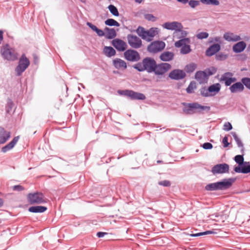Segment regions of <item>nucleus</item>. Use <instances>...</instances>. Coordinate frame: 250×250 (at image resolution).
I'll return each mask as SVG.
<instances>
[{
  "mask_svg": "<svg viewBox=\"0 0 250 250\" xmlns=\"http://www.w3.org/2000/svg\"><path fill=\"white\" fill-rule=\"evenodd\" d=\"M156 63V61L153 58L146 57L142 60V62L133 65V67L139 72L146 71L148 73H151L155 71Z\"/></svg>",
  "mask_w": 250,
  "mask_h": 250,
  "instance_id": "f257e3e1",
  "label": "nucleus"
},
{
  "mask_svg": "<svg viewBox=\"0 0 250 250\" xmlns=\"http://www.w3.org/2000/svg\"><path fill=\"white\" fill-rule=\"evenodd\" d=\"M182 104L184 105L183 112L187 115H192L195 113L203 114L204 111L208 112L210 110V106L202 105L196 102L183 103Z\"/></svg>",
  "mask_w": 250,
  "mask_h": 250,
  "instance_id": "f03ea898",
  "label": "nucleus"
},
{
  "mask_svg": "<svg viewBox=\"0 0 250 250\" xmlns=\"http://www.w3.org/2000/svg\"><path fill=\"white\" fill-rule=\"evenodd\" d=\"M235 180L236 178L224 179L221 181L207 185L205 188L206 190L210 191L225 190L230 188Z\"/></svg>",
  "mask_w": 250,
  "mask_h": 250,
  "instance_id": "7ed1b4c3",
  "label": "nucleus"
},
{
  "mask_svg": "<svg viewBox=\"0 0 250 250\" xmlns=\"http://www.w3.org/2000/svg\"><path fill=\"white\" fill-rule=\"evenodd\" d=\"M0 54L4 60L8 61H14L18 59V55L15 53L14 49L8 43L1 47Z\"/></svg>",
  "mask_w": 250,
  "mask_h": 250,
  "instance_id": "20e7f679",
  "label": "nucleus"
},
{
  "mask_svg": "<svg viewBox=\"0 0 250 250\" xmlns=\"http://www.w3.org/2000/svg\"><path fill=\"white\" fill-rule=\"evenodd\" d=\"M30 62L29 60L26 57L25 54H22L20 58L18 64L16 67L15 71L17 76H20L22 73L30 65Z\"/></svg>",
  "mask_w": 250,
  "mask_h": 250,
  "instance_id": "39448f33",
  "label": "nucleus"
},
{
  "mask_svg": "<svg viewBox=\"0 0 250 250\" xmlns=\"http://www.w3.org/2000/svg\"><path fill=\"white\" fill-rule=\"evenodd\" d=\"M27 199L31 205L41 204L47 202V199L45 198L43 193L39 191L28 193Z\"/></svg>",
  "mask_w": 250,
  "mask_h": 250,
  "instance_id": "423d86ee",
  "label": "nucleus"
},
{
  "mask_svg": "<svg viewBox=\"0 0 250 250\" xmlns=\"http://www.w3.org/2000/svg\"><path fill=\"white\" fill-rule=\"evenodd\" d=\"M118 92L119 94L128 97L131 100H144L146 98L144 94L132 90H118Z\"/></svg>",
  "mask_w": 250,
  "mask_h": 250,
  "instance_id": "0eeeda50",
  "label": "nucleus"
},
{
  "mask_svg": "<svg viewBox=\"0 0 250 250\" xmlns=\"http://www.w3.org/2000/svg\"><path fill=\"white\" fill-rule=\"evenodd\" d=\"M189 42L190 39L189 38H184L176 42L174 45L176 47H181L180 50L181 54H187L191 51L190 45L188 44Z\"/></svg>",
  "mask_w": 250,
  "mask_h": 250,
  "instance_id": "6e6552de",
  "label": "nucleus"
},
{
  "mask_svg": "<svg viewBox=\"0 0 250 250\" xmlns=\"http://www.w3.org/2000/svg\"><path fill=\"white\" fill-rule=\"evenodd\" d=\"M165 43L161 41H155L150 43L147 47V50L151 53H156L161 51L165 47Z\"/></svg>",
  "mask_w": 250,
  "mask_h": 250,
  "instance_id": "1a4fd4ad",
  "label": "nucleus"
},
{
  "mask_svg": "<svg viewBox=\"0 0 250 250\" xmlns=\"http://www.w3.org/2000/svg\"><path fill=\"white\" fill-rule=\"evenodd\" d=\"M129 46L134 49L140 48L142 45L141 40L136 35L128 34L126 37Z\"/></svg>",
  "mask_w": 250,
  "mask_h": 250,
  "instance_id": "9d476101",
  "label": "nucleus"
},
{
  "mask_svg": "<svg viewBox=\"0 0 250 250\" xmlns=\"http://www.w3.org/2000/svg\"><path fill=\"white\" fill-rule=\"evenodd\" d=\"M125 58L128 61L136 62L140 60V54L136 50L129 49L124 52Z\"/></svg>",
  "mask_w": 250,
  "mask_h": 250,
  "instance_id": "9b49d317",
  "label": "nucleus"
},
{
  "mask_svg": "<svg viewBox=\"0 0 250 250\" xmlns=\"http://www.w3.org/2000/svg\"><path fill=\"white\" fill-rule=\"evenodd\" d=\"M229 165L226 163L219 164L214 165L211 168V172L213 175L228 173Z\"/></svg>",
  "mask_w": 250,
  "mask_h": 250,
  "instance_id": "f8f14e48",
  "label": "nucleus"
},
{
  "mask_svg": "<svg viewBox=\"0 0 250 250\" xmlns=\"http://www.w3.org/2000/svg\"><path fill=\"white\" fill-rule=\"evenodd\" d=\"M171 67L170 64L166 62H162L159 64L156 63V68L154 74L156 75H162Z\"/></svg>",
  "mask_w": 250,
  "mask_h": 250,
  "instance_id": "ddd939ff",
  "label": "nucleus"
},
{
  "mask_svg": "<svg viewBox=\"0 0 250 250\" xmlns=\"http://www.w3.org/2000/svg\"><path fill=\"white\" fill-rule=\"evenodd\" d=\"M186 73L183 70L175 69L171 71L168 74L169 78L171 80H179L185 78Z\"/></svg>",
  "mask_w": 250,
  "mask_h": 250,
  "instance_id": "4468645a",
  "label": "nucleus"
},
{
  "mask_svg": "<svg viewBox=\"0 0 250 250\" xmlns=\"http://www.w3.org/2000/svg\"><path fill=\"white\" fill-rule=\"evenodd\" d=\"M163 28L169 30H180V28H183L182 24L178 21L166 22L162 25Z\"/></svg>",
  "mask_w": 250,
  "mask_h": 250,
  "instance_id": "2eb2a0df",
  "label": "nucleus"
},
{
  "mask_svg": "<svg viewBox=\"0 0 250 250\" xmlns=\"http://www.w3.org/2000/svg\"><path fill=\"white\" fill-rule=\"evenodd\" d=\"M240 166H237L234 168V171L236 173L247 174L250 173V164L248 162H244Z\"/></svg>",
  "mask_w": 250,
  "mask_h": 250,
  "instance_id": "dca6fc26",
  "label": "nucleus"
},
{
  "mask_svg": "<svg viewBox=\"0 0 250 250\" xmlns=\"http://www.w3.org/2000/svg\"><path fill=\"white\" fill-rule=\"evenodd\" d=\"M113 46L119 51H124L127 48L126 43L123 40L115 39L112 41Z\"/></svg>",
  "mask_w": 250,
  "mask_h": 250,
  "instance_id": "f3484780",
  "label": "nucleus"
},
{
  "mask_svg": "<svg viewBox=\"0 0 250 250\" xmlns=\"http://www.w3.org/2000/svg\"><path fill=\"white\" fill-rule=\"evenodd\" d=\"M244 89L245 87L241 81L235 82L229 87V90L231 93H241L244 91Z\"/></svg>",
  "mask_w": 250,
  "mask_h": 250,
  "instance_id": "a211bd4d",
  "label": "nucleus"
},
{
  "mask_svg": "<svg viewBox=\"0 0 250 250\" xmlns=\"http://www.w3.org/2000/svg\"><path fill=\"white\" fill-rule=\"evenodd\" d=\"M221 49V46L218 43H215L210 45L206 50V54L207 56L211 57L217 52Z\"/></svg>",
  "mask_w": 250,
  "mask_h": 250,
  "instance_id": "6ab92c4d",
  "label": "nucleus"
},
{
  "mask_svg": "<svg viewBox=\"0 0 250 250\" xmlns=\"http://www.w3.org/2000/svg\"><path fill=\"white\" fill-rule=\"evenodd\" d=\"M223 38L229 42H235L241 40L240 36L230 32H225L223 35Z\"/></svg>",
  "mask_w": 250,
  "mask_h": 250,
  "instance_id": "aec40b11",
  "label": "nucleus"
},
{
  "mask_svg": "<svg viewBox=\"0 0 250 250\" xmlns=\"http://www.w3.org/2000/svg\"><path fill=\"white\" fill-rule=\"evenodd\" d=\"M11 137V132L3 127H0V144L6 143Z\"/></svg>",
  "mask_w": 250,
  "mask_h": 250,
  "instance_id": "412c9836",
  "label": "nucleus"
},
{
  "mask_svg": "<svg viewBox=\"0 0 250 250\" xmlns=\"http://www.w3.org/2000/svg\"><path fill=\"white\" fill-rule=\"evenodd\" d=\"M230 76H233V73L230 72H225L222 75L219 81L224 82L225 86L230 87L232 84Z\"/></svg>",
  "mask_w": 250,
  "mask_h": 250,
  "instance_id": "4be33fe9",
  "label": "nucleus"
},
{
  "mask_svg": "<svg viewBox=\"0 0 250 250\" xmlns=\"http://www.w3.org/2000/svg\"><path fill=\"white\" fill-rule=\"evenodd\" d=\"M159 29L157 27H152L146 30V40L147 42H151L153 40V38L159 33Z\"/></svg>",
  "mask_w": 250,
  "mask_h": 250,
  "instance_id": "5701e85b",
  "label": "nucleus"
},
{
  "mask_svg": "<svg viewBox=\"0 0 250 250\" xmlns=\"http://www.w3.org/2000/svg\"><path fill=\"white\" fill-rule=\"evenodd\" d=\"M19 138V136L15 137L10 143L2 147L1 152L5 153L12 149L18 142Z\"/></svg>",
  "mask_w": 250,
  "mask_h": 250,
  "instance_id": "b1692460",
  "label": "nucleus"
},
{
  "mask_svg": "<svg viewBox=\"0 0 250 250\" xmlns=\"http://www.w3.org/2000/svg\"><path fill=\"white\" fill-rule=\"evenodd\" d=\"M221 85L219 83L213 84L208 87V90L210 96L216 95L221 89Z\"/></svg>",
  "mask_w": 250,
  "mask_h": 250,
  "instance_id": "393cba45",
  "label": "nucleus"
},
{
  "mask_svg": "<svg viewBox=\"0 0 250 250\" xmlns=\"http://www.w3.org/2000/svg\"><path fill=\"white\" fill-rule=\"evenodd\" d=\"M246 46L247 44L245 42H239L233 46V51L236 53H241L245 49Z\"/></svg>",
  "mask_w": 250,
  "mask_h": 250,
  "instance_id": "a878e982",
  "label": "nucleus"
},
{
  "mask_svg": "<svg viewBox=\"0 0 250 250\" xmlns=\"http://www.w3.org/2000/svg\"><path fill=\"white\" fill-rule=\"evenodd\" d=\"M195 79L200 83H203L207 81L206 73L203 71H198L195 74Z\"/></svg>",
  "mask_w": 250,
  "mask_h": 250,
  "instance_id": "bb28decb",
  "label": "nucleus"
},
{
  "mask_svg": "<svg viewBox=\"0 0 250 250\" xmlns=\"http://www.w3.org/2000/svg\"><path fill=\"white\" fill-rule=\"evenodd\" d=\"M174 54L172 52L165 51L160 56V59L163 62H168L173 59Z\"/></svg>",
  "mask_w": 250,
  "mask_h": 250,
  "instance_id": "cd10ccee",
  "label": "nucleus"
},
{
  "mask_svg": "<svg viewBox=\"0 0 250 250\" xmlns=\"http://www.w3.org/2000/svg\"><path fill=\"white\" fill-rule=\"evenodd\" d=\"M113 64L114 67L119 69L120 68L126 69L127 67L126 63L125 61L119 58H116L113 61Z\"/></svg>",
  "mask_w": 250,
  "mask_h": 250,
  "instance_id": "c85d7f7f",
  "label": "nucleus"
},
{
  "mask_svg": "<svg viewBox=\"0 0 250 250\" xmlns=\"http://www.w3.org/2000/svg\"><path fill=\"white\" fill-rule=\"evenodd\" d=\"M47 209V207L44 206H32L29 208L28 211L32 213H42Z\"/></svg>",
  "mask_w": 250,
  "mask_h": 250,
  "instance_id": "c756f323",
  "label": "nucleus"
},
{
  "mask_svg": "<svg viewBox=\"0 0 250 250\" xmlns=\"http://www.w3.org/2000/svg\"><path fill=\"white\" fill-rule=\"evenodd\" d=\"M104 30L106 32L105 38L107 39H113L117 36L116 32L114 28H110L106 27L104 28Z\"/></svg>",
  "mask_w": 250,
  "mask_h": 250,
  "instance_id": "7c9ffc66",
  "label": "nucleus"
},
{
  "mask_svg": "<svg viewBox=\"0 0 250 250\" xmlns=\"http://www.w3.org/2000/svg\"><path fill=\"white\" fill-rule=\"evenodd\" d=\"M104 54L108 57H111L116 54L115 50L111 46H105L104 48Z\"/></svg>",
  "mask_w": 250,
  "mask_h": 250,
  "instance_id": "2f4dec72",
  "label": "nucleus"
},
{
  "mask_svg": "<svg viewBox=\"0 0 250 250\" xmlns=\"http://www.w3.org/2000/svg\"><path fill=\"white\" fill-rule=\"evenodd\" d=\"M182 29L183 28H180V30H177L176 32H174V37L175 38L179 40L186 38V37L187 35V32L186 31L183 30Z\"/></svg>",
  "mask_w": 250,
  "mask_h": 250,
  "instance_id": "473e14b6",
  "label": "nucleus"
},
{
  "mask_svg": "<svg viewBox=\"0 0 250 250\" xmlns=\"http://www.w3.org/2000/svg\"><path fill=\"white\" fill-rule=\"evenodd\" d=\"M136 32L139 36L141 37L143 40H146V30L144 27L139 26L136 29Z\"/></svg>",
  "mask_w": 250,
  "mask_h": 250,
  "instance_id": "72a5a7b5",
  "label": "nucleus"
},
{
  "mask_svg": "<svg viewBox=\"0 0 250 250\" xmlns=\"http://www.w3.org/2000/svg\"><path fill=\"white\" fill-rule=\"evenodd\" d=\"M231 134L235 141L238 147L241 148V151H243L244 149L243 144L241 140L238 138L236 133L235 132H231Z\"/></svg>",
  "mask_w": 250,
  "mask_h": 250,
  "instance_id": "f704fd0d",
  "label": "nucleus"
},
{
  "mask_svg": "<svg viewBox=\"0 0 250 250\" xmlns=\"http://www.w3.org/2000/svg\"><path fill=\"white\" fill-rule=\"evenodd\" d=\"M104 24L106 25L109 26H120V23L117 22L116 21L113 19H108L104 21Z\"/></svg>",
  "mask_w": 250,
  "mask_h": 250,
  "instance_id": "c9c22d12",
  "label": "nucleus"
},
{
  "mask_svg": "<svg viewBox=\"0 0 250 250\" xmlns=\"http://www.w3.org/2000/svg\"><path fill=\"white\" fill-rule=\"evenodd\" d=\"M200 1L202 3L207 5L217 6L220 4V2L218 0H200Z\"/></svg>",
  "mask_w": 250,
  "mask_h": 250,
  "instance_id": "e433bc0d",
  "label": "nucleus"
},
{
  "mask_svg": "<svg viewBox=\"0 0 250 250\" xmlns=\"http://www.w3.org/2000/svg\"><path fill=\"white\" fill-rule=\"evenodd\" d=\"M196 88V83L194 81H192L190 83L188 87L186 89V91L188 94L193 93V90Z\"/></svg>",
  "mask_w": 250,
  "mask_h": 250,
  "instance_id": "4c0bfd02",
  "label": "nucleus"
},
{
  "mask_svg": "<svg viewBox=\"0 0 250 250\" xmlns=\"http://www.w3.org/2000/svg\"><path fill=\"white\" fill-rule=\"evenodd\" d=\"M108 9L113 15L115 16H118L119 15L118 9L114 5H109L108 7Z\"/></svg>",
  "mask_w": 250,
  "mask_h": 250,
  "instance_id": "58836bf2",
  "label": "nucleus"
},
{
  "mask_svg": "<svg viewBox=\"0 0 250 250\" xmlns=\"http://www.w3.org/2000/svg\"><path fill=\"white\" fill-rule=\"evenodd\" d=\"M234 160L235 162L238 164V166H241V164L243 163L245 161L244 157L243 155H237L234 158Z\"/></svg>",
  "mask_w": 250,
  "mask_h": 250,
  "instance_id": "ea45409f",
  "label": "nucleus"
},
{
  "mask_svg": "<svg viewBox=\"0 0 250 250\" xmlns=\"http://www.w3.org/2000/svg\"><path fill=\"white\" fill-rule=\"evenodd\" d=\"M197 65L194 63H191L186 66V70L188 73L193 72L196 68Z\"/></svg>",
  "mask_w": 250,
  "mask_h": 250,
  "instance_id": "a19ab883",
  "label": "nucleus"
},
{
  "mask_svg": "<svg viewBox=\"0 0 250 250\" xmlns=\"http://www.w3.org/2000/svg\"><path fill=\"white\" fill-rule=\"evenodd\" d=\"M241 82L247 88L250 90V78L243 77L241 79Z\"/></svg>",
  "mask_w": 250,
  "mask_h": 250,
  "instance_id": "79ce46f5",
  "label": "nucleus"
},
{
  "mask_svg": "<svg viewBox=\"0 0 250 250\" xmlns=\"http://www.w3.org/2000/svg\"><path fill=\"white\" fill-rule=\"evenodd\" d=\"M200 92L201 95L203 97H210V94H209V93L208 90V88H207L205 86L202 87L200 89Z\"/></svg>",
  "mask_w": 250,
  "mask_h": 250,
  "instance_id": "37998d69",
  "label": "nucleus"
},
{
  "mask_svg": "<svg viewBox=\"0 0 250 250\" xmlns=\"http://www.w3.org/2000/svg\"><path fill=\"white\" fill-rule=\"evenodd\" d=\"M216 69L214 67L205 69L204 71L206 73V77L208 79V77L213 75L216 72Z\"/></svg>",
  "mask_w": 250,
  "mask_h": 250,
  "instance_id": "c03bdc74",
  "label": "nucleus"
},
{
  "mask_svg": "<svg viewBox=\"0 0 250 250\" xmlns=\"http://www.w3.org/2000/svg\"><path fill=\"white\" fill-rule=\"evenodd\" d=\"M228 57V56L222 53H219L215 55V59L217 61H224Z\"/></svg>",
  "mask_w": 250,
  "mask_h": 250,
  "instance_id": "a18cd8bd",
  "label": "nucleus"
},
{
  "mask_svg": "<svg viewBox=\"0 0 250 250\" xmlns=\"http://www.w3.org/2000/svg\"><path fill=\"white\" fill-rule=\"evenodd\" d=\"M208 33L206 32H201L198 33L196 37L198 39L202 40L207 39L208 37Z\"/></svg>",
  "mask_w": 250,
  "mask_h": 250,
  "instance_id": "49530a36",
  "label": "nucleus"
},
{
  "mask_svg": "<svg viewBox=\"0 0 250 250\" xmlns=\"http://www.w3.org/2000/svg\"><path fill=\"white\" fill-rule=\"evenodd\" d=\"M214 232L210 231V230H208L206 231H204L202 232H199L197 233H194V234H191L190 235L192 237H197V236H200L208 234H212Z\"/></svg>",
  "mask_w": 250,
  "mask_h": 250,
  "instance_id": "de8ad7c7",
  "label": "nucleus"
},
{
  "mask_svg": "<svg viewBox=\"0 0 250 250\" xmlns=\"http://www.w3.org/2000/svg\"><path fill=\"white\" fill-rule=\"evenodd\" d=\"M14 106V104L12 101L11 99H8L7 103V105L6 106V111L7 112H10Z\"/></svg>",
  "mask_w": 250,
  "mask_h": 250,
  "instance_id": "09e8293b",
  "label": "nucleus"
},
{
  "mask_svg": "<svg viewBox=\"0 0 250 250\" xmlns=\"http://www.w3.org/2000/svg\"><path fill=\"white\" fill-rule=\"evenodd\" d=\"M144 18L146 20L148 21H155L156 20V18L151 14H146L144 15Z\"/></svg>",
  "mask_w": 250,
  "mask_h": 250,
  "instance_id": "8fccbe9b",
  "label": "nucleus"
},
{
  "mask_svg": "<svg viewBox=\"0 0 250 250\" xmlns=\"http://www.w3.org/2000/svg\"><path fill=\"white\" fill-rule=\"evenodd\" d=\"M188 5L189 6L192 8H194L200 4L199 1L195 0H190L189 1L188 0Z\"/></svg>",
  "mask_w": 250,
  "mask_h": 250,
  "instance_id": "3c124183",
  "label": "nucleus"
},
{
  "mask_svg": "<svg viewBox=\"0 0 250 250\" xmlns=\"http://www.w3.org/2000/svg\"><path fill=\"white\" fill-rule=\"evenodd\" d=\"M158 185L165 187H169L171 186V183L169 181L166 180L159 181L158 182Z\"/></svg>",
  "mask_w": 250,
  "mask_h": 250,
  "instance_id": "603ef678",
  "label": "nucleus"
},
{
  "mask_svg": "<svg viewBox=\"0 0 250 250\" xmlns=\"http://www.w3.org/2000/svg\"><path fill=\"white\" fill-rule=\"evenodd\" d=\"M232 129V126L229 122H226L224 125L223 129L228 131Z\"/></svg>",
  "mask_w": 250,
  "mask_h": 250,
  "instance_id": "864d4df0",
  "label": "nucleus"
},
{
  "mask_svg": "<svg viewBox=\"0 0 250 250\" xmlns=\"http://www.w3.org/2000/svg\"><path fill=\"white\" fill-rule=\"evenodd\" d=\"M202 147L205 149H211L213 147L212 145L208 142L205 143L202 145Z\"/></svg>",
  "mask_w": 250,
  "mask_h": 250,
  "instance_id": "5fc2aeb1",
  "label": "nucleus"
},
{
  "mask_svg": "<svg viewBox=\"0 0 250 250\" xmlns=\"http://www.w3.org/2000/svg\"><path fill=\"white\" fill-rule=\"evenodd\" d=\"M12 189L14 191H21L23 190L24 188L21 185H15L12 187Z\"/></svg>",
  "mask_w": 250,
  "mask_h": 250,
  "instance_id": "6e6d98bb",
  "label": "nucleus"
},
{
  "mask_svg": "<svg viewBox=\"0 0 250 250\" xmlns=\"http://www.w3.org/2000/svg\"><path fill=\"white\" fill-rule=\"evenodd\" d=\"M222 143L224 144V147H227L229 146V144L228 142V137L227 136H226L223 138Z\"/></svg>",
  "mask_w": 250,
  "mask_h": 250,
  "instance_id": "4d7b16f0",
  "label": "nucleus"
},
{
  "mask_svg": "<svg viewBox=\"0 0 250 250\" xmlns=\"http://www.w3.org/2000/svg\"><path fill=\"white\" fill-rule=\"evenodd\" d=\"M86 24L90 29H91L93 31H94L95 32L96 31V30L98 28V27L96 26H95V25L93 24L91 22H87Z\"/></svg>",
  "mask_w": 250,
  "mask_h": 250,
  "instance_id": "13d9d810",
  "label": "nucleus"
},
{
  "mask_svg": "<svg viewBox=\"0 0 250 250\" xmlns=\"http://www.w3.org/2000/svg\"><path fill=\"white\" fill-rule=\"evenodd\" d=\"M95 32L100 37H102V36H104V32L102 30L98 28L96 30Z\"/></svg>",
  "mask_w": 250,
  "mask_h": 250,
  "instance_id": "bf43d9fd",
  "label": "nucleus"
},
{
  "mask_svg": "<svg viewBox=\"0 0 250 250\" xmlns=\"http://www.w3.org/2000/svg\"><path fill=\"white\" fill-rule=\"evenodd\" d=\"M107 234V233L106 232L99 231V232H97V236L99 238H102V237H103L105 235H106Z\"/></svg>",
  "mask_w": 250,
  "mask_h": 250,
  "instance_id": "052dcab7",
  "label": "nucleus"
},
{
  "mask_svg": "<svg viewBox=\"0 0 250 250\" xmlns=\"http://www.w3.org/2000/svg\"><path fill=\"white\" fill-rule=\"evenodd\" d=\"M3 31L2 30H0V44L1 43L2 41L3 40Z\"/></svg>",
  "mask_w": 250,
  "mask_h": 250,
  "instance_id": "680f3d73",
  "label": "nucleus"
},
{
  "mask_svg": "<svg viewBox=\"0 0 250 250\" xmlns=\"http://www.w3.org/2000/svg\"><path fill=\"white\" fill-rule=\"evenodd\" d=\"M213 41L217 42H221V38L220 37H215L213 39Z\"/></svg>",
  "mask_w": 250,
  "mask_h": 250,
  "instance_id": "e2e57ef3",
  "label": "nucleus"
},
{
  "mask_svg": "<svg viewBox=\"0 0 250 250\" xmlns=\"http://www.w3.org/2000/svg\"><path fill=\"white\" fill-rule=\"evenodd\" d=\"M33 57H34V63L35 64L38 63V62H39V59H38V58L37 56L36 55H34Z\"/></svg>",
  "mask_w": 250,
  "mask_h": 250,
  "instance_id": "0e129e2a",
  "label": "nucleus"
},
{
  "mask_svg": "<svg viewBox=\"0 0 250 250\" xmlns=\"http://www.w3.org/2000/svg\"><path fill=\"white\" fill-rule=\"evenodd\" d=\"M230 77L231 79V83H234L236 82L237 79L235 77H233V76H230Z\"/></svg>",
  "mask_w": 250,
  "mask_h": 250,
  "instance_id": "69168bd1",
  "label": "nucleus"
},
{
  "mask_svg": "<svg viewBox=\"0 0 250 250\" xmlns=\"http://www.w3.org/2000/svg\"><path fill=\"white\" fill-rule=\"evenodd\" d=\"M177 1L186 4L188 2V0H176Z\"/></svg>",
  "mask_w": 250,
  "mask_h": 250,
  "instance_id": "338daca9",
  "label": "nucleus"
},
{
  "mask_svg": "<svg viewBox=\"0 0 250 250\" xmlns=\"http://www.w3.org/2000/svg\"><path fill=\"white\" fill-rule=\"evenodd\" d=\"M3 202L2 199L0 198V207L3 205Z\"/></svg>",
  "mask_w": 250,
  "mask_h": 250,
  "instance_id": "774afa93",
  "label": "nucleus"
}]
</instances>
